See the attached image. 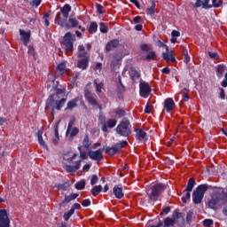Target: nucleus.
Segmentation results:
<instances>
[{
	"label": "nucleus",
	"instance_id": "f257e3e1",
	"mask_svg": "<svg viewBox=\"0 0 227 227\" xmlns=\"http://www.w3.org/2000/svg\"><path fill=\"white\" fill-rule=\"evenodd\" d=\"M116 133L121 137H129L132 134V125L130 124V120L124 117L115 129Z\"/></svg>",
	"mask_w": 227,
	"mask_h": 227
},
{
	"label": "nucleus",
	"instance_id": "f03ea898",
	"mask_svg": "<svg viewBox=\"0 0 227 227\" xmlns=\"http://www.w3.org/2000/svg\"><path fill=\"white\" fill-rule=\"evenodd\" d=\"M54 94L50 95L46 100L45 109H51V107H53V109H56V111H61V109H63L67 104V97L65 96L60 99H54Z\"/></svg>",
	"mask_w": 227,
	"mask_h": 227
},
{
	"label": "nucleus",
	"instance_id": "7ed1b4c3",
	"mask_svg": "<svg viewBox=\"0 0 227 227\" xmlns=\"http://www.w3.org/2000/svg\"><path fill=\"white\" fill-rule=\"evenodd\" d=\"M208 191V184L199 185L192 192V198L194 205H200L205 198V193Z\"/></svg>",
	"mask_w": 227,
	"mask_h": 227
},
{
	"label": "nucleus",
	"instance_id": "20e7f679",
	"mask_svg": "<svg viewBox=\"0 0 227 227\" xmlns=\"http://www.w3.org/2000/svg\"><path fill=\"white\" fill-rule=\"evenodd\" d=\"M167 187L168 186L164 183H158L151 186L149 200H151V201H158L159 196L166 191Z\"/></svg>",
	"mask_w": 227,
	"mask_h": 227
},
{
	"label": "nucleus",
	"instance_id": "39448f33",
	"mask_svg": "<svg viewBox=\"0 0 227 227\" xmlns=\"http://www.w3.org/2000/svg\"><path fill=\"white\" fill-rule=\"evenodd\" d=\"M74 42H75V35L71 32H67L63 36V40L60 42V45L65 46V52H74Z\"/></svg>",
	"mask_w": 227,
	"mask_h": 227
},
{
	"label": "nucleus",
	"instance_id": "423d86ee",
	"mask_svg": "<svg viewBox=\"0 0 227 227\" xmlns=\"http://www.w3.org/2000/svg\"><path fill=\"white\" fill-rule=\"evenodd\" d=\"M210 0H196V3L193 4V8H202L204 10H210V8H219V4L217 0H212V4H209Z\"/></svg>",
	"mask_w": 227,
	"mask_h": 227
},
{
	"label": "nucleus",
	"instance_id": "0eeeda50",
	"mask_svg": "<svg viewBox=\"0 0 227 227\" xmlns=\"http://www.w3.org/2000/svg\"><path fill=\"white\" fill-rule=\"evenodd\" d=\"M83 93L85 100L88 101V104L93 106L94 107H97V106H98V101H97V95L93 94L91 90L85 89Z\"/></svg>",
	"mask_w": 227,
	"mask_h": 227
},
{
	"label": "nucleus",
	"instance_id": "6e6552de",
	"mask_svg": "<svg viewBox=\"0 0 227 227\" xmlns=\"http://www.w3.org/2000/svg\"><path fill=\"white\" fill-rule=\"evenodd\" d=\"M139 90L140 97H143V98H148L150 93H152V87L146 82H140Z\"/></svg>",
	"mask_w": 227,
	"mask_h": 227
},
{
	"label": "nucleus",
	"instance_id": "1a4fd4ad",
	"mask_svg": "<svg viewBox=\"0 0 227 227\" xmlns=\"http://www.w3.org/2000/svg\"><path fill=\"white\" fill-rule=\"evenodd\" d=\"M104 152V148H99L97 151H91L90 150L88 152V155L91 160H97V162H100L102 159H104V154L102 153Z\"/></svg>",
	"mask_w": 227,
	"mask_h": 227
},
{
	"label": "nucleus",
	"instance_id": "9d476101",
	"mask_svg": "<svg viewBox=\"0 0 227 227\" xmlns=\"http://www.w3.org/2000/svg\"><path fill=\"white\" fill-rule=\"evenodd\" d=\"M103 121L104 122L101 127V130L103 132H109L108 129H114V127H116V124L118 123V121H116V119H109L106 122V117H103Z\"/></svg>",
	"mask_w": 227,
	"mask_h": 227
},
{
	"label": "nucleus",
	"instance_id": "9b49d317",
	"mask_svg": "<svg viewBox=\"0 0 227 227\" xmlns=\"http://www.w3.org/2000/svg\"><path fill=\"white\" fill-rule=\"evenodd\" d=\"M0 227H10V217L6 210H0Z\"/></svg>",
	"mask_w": 227,
	"mask_h": 227
},
{
	"label": "nucleus",
	"instance_id": "f8f14e48",
	"mask_svg": "<svg viewBox=\"0 0 227 227\" xmlns=\"http://www.w3.org/2000/svg\"><path fill=\"white\" fill-rule=\"evenodd\" d=\"M135 132L137 141H139L140 143L148 141V138H146V131H145V129L141 128L135 129Z\"/></svg>",
	"mask_w": 227,
	"mask_h": 227
},
{
	"label": "nucleus",
	"instance_id": "ddd939ff",
	"mask_svg": "<svg viewBox=\"0 0 227 227\" xmlns=\"http://www.w3.org/2000/svg\"><path fill=\"white\" fill-rule=\"evenodd\" d=\"M163 107L166 113H173L175 111V101L171 98H168L164 101Z\"/></svg>",
	"mask_w": 227,
	"mask_h": 227
},
{
	"label": "nucleus",
	"instance_id": "4468645a",
	"mask_svg": "<svg viewBox=\"0 0 227 227\" xmlns=\"http://www.w3.org/2000/svg\"><path fill=\"white\" fill-rule=\"evenodd\" d=\"M79 26V20L77 19L74 18L73 16H69L68 22H65L64 27L65 29H72L74 27H77Z\"/></svg>",
	"mask_w": 227,
	"mask_h": 227
},
{
	"label": "nucleus",
	"instance_id": "2eb2a0df",
	"mask_svg": "<svg viewBox=\"0 0 227 227\" xmlns=\"http://www.w3.org/2000/svg\"><path fill=\"white\" fill-rule=\"evenodd\" d=\"M119 46H120V40L113 39L106 43V51L111 52V51H114V49H118Z\"/></svg>",
	"mask_w": 227,
	"mask_h": 227
},
{
	"label": "nucleus",
	"instance_id": "dca6fc26",
	"mask_svg": "<svg viewBox=\"0 0 227 227\" xmlns=\"http://www.w3.org/2000/svg\"><path fill=\"white\" fill-rule=\"evenodd\" d=\"M20 35L23 42V44L27 45V43H29L31 40V31L28 30L27 32H26V30L20 29Z\"/></svg>",
	"mask_w": 227,
	"mask_h": 227
},
{
	"label": "nucleus",
	"instance_id": "f3484780",
	"mask_svg": "<svg viewBox=\"0 0 227 227\" xmlns=\"http://www.w3.org/2000/svg\"><path fill=\"white\" fill-rule=\"evenodd\" d=\"M65 68H67V64H65L64 62H61V63H59L57 66V68H56L57 72H56V74L54 75V81H56L58 79V77H59V75L61 77H63V75L65 74L64 73L65 72Z\"/></svg>",
	"mask_w": 227,
	"mask_h": 227
},
{
	"label": "nucleus",
	"instance_id": "a211bd4d",
	"mask_svg": "<svg viewBox=\"0 0 227 227\" xmlns=\"http://www.w3.org/2000/svg\"><path fill=\"white\" fill-rule=\"evenodd\" d=\"M89 65H90V58H88V57L83 58V59H80L77 61V67L81 70H87Z\"/></svg>",
	"mask_w": 227,
	"mask_h": 227
},
{
	"label": "nucleus",
	"instance_id": "6ab92c4d",
	"mask_svg": "<svg viewBox=\"0 0 227 227\" xmlns=\"http://www.w3.org/2000/svg\"><path fill=\"white\" fill-rule=\"evenodd\" d=\"M119 84L117 85V97L119 100H123V93H125V85L121 82V78H119Z\"/></svg>",
	"mask_w": 227,
	"mask_h": 227
},
{
	"label": "nucleus",
	"instance_id": "aec40b11",
	"mask_svg": "<svg viewBox=\"0 0 227 227\" xmlns=\"http://www.w3.org/2000/svg\"><path fill=\"white\" fill-rule=\"evenodd\" d=\"M113 192L117 200H121V198L125 196V193H123V188L120 185H114Z\"/></svg>",
	"mask_w": 227,
	"mask_h": 227
},
{
	"label": "nucleus",
	"instance_id": "412c9836",
	"mask_svg": "<svg viewBox=\"0 0 227 227\" xmlns=\"http://www.w3.org/2000/svg\"><path fill=\"white\" fill-rule=\"evenodd\" d=\"M77 102H79V97H76L72 100L68 101L65 111H74V109L77 107Z\"/></svg>",
	"mask_w": 227,
	"mask_h": 227
},
{
	"label": "nucleus",
	"instance_id": "4be33fe9",
	"mask_svg": "<svg viewBox=\"0 0 227 227\" xmlns=\"http://www.w3.org/2000/svg\"><path fill=\"white\" fill-rule=\"evenodd\" d=\"M105 153H107L111 157L116 155V153H120V149H118L116 144L112 147L106 146L105 149Z\"/></svg>",
	"mask_w": 227,
	"mask_h": 227
},
{
	"label": "nucleus",
	"instance_id": "5701e85b",
	"mask_svg": "<svg viewBox=\"0 0 227 227\" xmlns=\"http://www.w3.org/2000/svg\"><path fill=\"white\" fill-rule=\"evenodd\" d=\"M60 12L63 15V18L67 20L70 15V12H72V6H70L68 4H66L63 7L60 8Z\"/></svg>",
	"mask_w": 227,
	"mask_h": 227
},
{
	"label": "nucleus",
	"instance_id": "b1692460",
	"mask_svg": "<svg viewBox=\"0 0 227 227\" xmlns=\"http://www.w3.org/2000/svg\"><path fill=\"white\" fill-rule=\"evenodd\" d=\"M77 58H80V59L90 58V52L86 51V48H84V45L78 46Z\"/></svg>",
	"mask_w": 227,
	"mask_h": 227
},
{
	"label": "nucleus",
	"instance_id": "393cba45",
	"mask_svg": "<svg viewBox=\"0 0 227 227\" xmlns=\"http://www.w3.org/2000/svg\"><path fill=\"white\" fill-rule=\"evenodd\" d=\"M81 168V160H77L75 163V166L67 165L66 166V171L68 173H75L78 169Z\"/></svg>",
	"mask_w": 227,
	"mask_h": 227
},
{
	"label": "nucleus",
	"instance_id": "a878e982",
	"mask_svg": "<svg viewBox=\"0 0 227 227\" xmlns=\"http://www.w3.org/2000/svg\"><path fill=\"white\" fill-rule=\"evenodd\" d=\"M195 184H196V179H194V177L190 178L188 180L187 186L183 192H192V189H194Z\"/></svg>",
	"mask_w": 227,
	"mask_h": 227
},
{
	"label": "nucleus",
	"instance_id": "bb28decb",
	"mask_svg": "<svg viewBox=\"0 0 227 227\" xmlns=\"http://www.w3.org/2000/svg\"><path fill=\"white\" fill-rule=\"evenodd\" d=\"M162 58L165 59V61H167L168 63H169V61H171L172 63H176V59H175V56H173L172 53H169V51H166V52L162 53Z\"/></svg>",
	"mask_w": 227,
	"mask_h": 227
},
{
	"label": "nucleus",
	"instance_id": "cd10ccee",
	"mask_svg": "<svg viewBox=\"0 0 227 227\" xmlns=\"http://www.w3.org/2000/svg\"><path fill=\"white\" fill-rule=\"evenodd\" d=\"M163 227H173L176 224V222L172 219L171 217H166L163 221H162Z\"/></svg>",
	"mask_w": 227,
	"mask_h": 227
},
{
	"label": "nucleus",
	"instance_id": "c85d7f7f",
	"mask_svg": "<svg viewBox=\"0 0 227 227\" xmlns=\"http://www.w3.org/2000/svg\"><path fill=\"white\" fill-rule=\"evenodd\" d=\"M79 198L78 193H71L70 195H66L62 203H70V201H74V200H77Z\"/></svg>",
	"mask_w": 227,
	"mask_h": 227
},
{
	"label": "nucleus",
	"instance_id": "c756f323",
	"mask_svg": "<svg viewBox=\"0 0 227 227\" xmlns=\"http://www.w3.org/2000/svg\"><path fill=\"white\" fill-rule=\"evenodd\" d=\"M66 19H61V12H58L55 17V24H58V26H60V27H65V22Z\"/></svg>",
	"mask_w": 227,
	"mask_h": 227
},
{
	"label": "nucleus",
	"instance_id": "7c9ffc66",
	"mask_svg": "<svg viewBox=\"0 0 227 227\" xmlns=\"http://www.w3.org/2000/svg\"><path fill=\"white\" fill-rule=\"evenodd\" d=\"M224 72H226V66L224 64L218 65L216 67V75L219 79L223 77Z\"/></svg>",
	"mask_w": 227,
	"mask_h": 227
},
{
	"label": "nucleus",
	"instance_id": "2f4dec72",
	"mask_svg": "<svg viewBox=\"0 0 227 227\" xmlns=\"http://www.w3.org/2000/svg\"><path fill=\"white\" fill-rule=\"evenodd\" d=\"M82 146V148H86L87 150H90V147L91 146V142L90 141V135H88V133H86L83 137Z\"/></svg>",
	"mask_w": 227,
	"mask_h": 227
},
{
	"label": "nucleus",
	"instance_id": "473e14b6",
	"mask_svg": "<svg viewBox=\"0 0 227 227\" xmlns=\"http://www.w3.org/2000/svg\"><path fill=\"white\" fill-rule=\"evenodd\" d=\"M171 218L176 223V219H184V213H181L180 209H176L173 211Z\"/></svg>",
	"mask_w": 227,
	"mask_h": 227
},
{
	"label": "nucleus",
	"instance_id": "72a5a7b5",
	"mask_svg": "<svg viewBox=\"0 0 227 227\" xmlns=\"http://www.w3.org/2000/svg\"><path fill=\"white\" fill-rule=\"evenodd\" d=\"M102 185H95L94 187L91 188L90 190V194H92V196H98V194H100V192H102Z\"/></svg>",
	"mask_w": 227,
	"mask_h": 227
},
{
	"label": "nucleus",
	"instance_id": "f704fd0d",
	"mask_svg": "<svg viewBox=\"0 0 227 227\" xmlns=\"http://www.w3.org/2000/svg\"><path fill=\"white\" fill-rule=\"evenodd\" d=\"M43 130H38L37 131V138H38V143L41 146H44L47 148V145H45V141H43Z\"/></svg>",
	"mask_w": 227,
	"mask_h": 227
},
{
	"label": "nucleus",
	"instance_id": "c9c22d12",
	"mask_svg": "<svg viewBox=\"0 0 227 227\" xmlns=\"http://www.w3.org/2000/svg\"><path fill=\"white\" fill-rule=\"evenodd\" d=\"M145 59L147 61H155L157 59V52L151 51L145 57Z\"/></svg>",
	"mask_w": 227,
	"mask_h": 227
},
{
	"label": "nucleus",
	"instance_id": "e433bc0d",
	"mask_svg": "<svg viewBox=\"0 0 227 227\" xmlns=\"http://www.w3.org/2000/svg\"><path fill=\"white\" fill-rule=\"evenodd\" d=\"M98 30V24H97V22L95 21L91 22L89 27V33L90 35H95V33H97Z\"/></svg>",
	"mask_w": 227,
	"mask_h": 227
},
{
	"label": "nucleus",
	"instance_id": "4c0bfd02",
	"mask_svg": "<svg viewBox=\"0 0 227 227\" xmlns=\"http://www.w3.org/2000/svg\"><path fill=\"white\" fill-rule=\"evenodd\" d=\"M152 1V5L151 7L146 9V13L148 15H155V7L157 6V4H155V0H151Z\"/></svg>",
	"mask_w": 227,
	"mask_h": 227
},
{
	"label": "nucleus",
	"instance_id": "58836bf2",
	"mask_svg": "<svg viewBox=\"0 0 227 227\" xmlns=\"http://www.w3.org/2000/svg\"><path fill=\"white\" fill-rule=\"evenodd\" d=\"M74 187L75 189H77V191H82V189L86 187V181L82 180V181L76 182L74 184Z\"/></svg>",
	"mask_w": 227,
	"mask_h": 227
},
{
	"label": "nucleus",
	"instance_id": "ea45409f",
	"mask_svg": "<svg viewBox=\"0 0 227 227\" xmlns=\"http://www.w3.org/2000/svg\"><path fill=\"white\" fill-rule=\"evenodd\" d=\"M68 187H70V182L69 181H66L64 184H59L57 185V188L59 191H67L68 189Z\"/></svg>",
	"mask_w": 227,
	"mask_h": 227
},
{
	"label": "nucleus",
	"instance_id": "a19ab883",
	"mask_svg": "<svg viewBox=\"0 0 227 227\" xmlns=\"http://www.w3.org/2000/svg\"><path fill=\"white\" fill-rule=\"evenodd\" d=\"M54 90H55V94H54L55 97H59V95H65V93H67L66 88L59 89V88H58V85H56Z\"/></svg>",
	"mask_w": 227,
	"mask_h": 227
},
{
	"label": "nucleus",
	"instance_id": "79ce46f5",
	"mask_svg": "<svg viewBox=\"0 0 227 227\" xmlns=\"http://www.w3.org/2000/svg\"><path fill=\"white\" fill-rule=\"evenodd\" d=\"M129 75L132 81H137V79H139V77H141V74H139V72L134 69L130 71Z\"/></svg>",
	"mask_w": 227,
	"mask_h": 227
},
{
	"label": "nucleus",
	"instance_id": "37998d69",
	"mask_svg": "<svg viewBox=\"0 0 227 227\" xmlns=\"http://www.w3.org/2000/svg\"><path fill=\"white\" fill-rule=\"evenodd\" d=\"M115 114L116 116H118V118H123L127 115V112L125 111V108H118L115 111Z\"/></svg>",
	"mask_w": 227,
	"mask_h": 227
},
{
	"label": "nucleus",
	"instance_id": "c03bdc74",
	"mask_svg": "<svg viewBox=\"0 0 227 227\" xmlns=\"http://www.w3.org/2000/svg\"><path fill=\"white\" fill-rule=\"evenodd\" d=\"M123 59V55L121 53H114L112 56V61H115L117 63H120Z\"/></svg>",
	"mask_w": 227,
	"mask_h": 227
},
{
	"label": "nucleus",
	"instance_id": "a18cd8bd",
	"mask_svg": "<svg viewBox=\"0 0 227 227\" xmlns=\"http://www.w3.org/2000/svg\"><path fill=\"white\" fill-rule=\"evenodd\" d=\"M74 214H75L74 212V208H71L68 212L64 213V215H63L64 220L68 221L70 219V217H72V215H74Z\"/></svg>",
	"mask_w": 227,
	"mask_h": 227
},
{
	"label": "nucleus",
	"instance_id": "49530a36",
	"mask_svg": "<svg viewBox=\"0 0 227 227\" xmlns=\"http://www.w3.org/2000/svg\"><path fill=\"white\" fill-rule=\"evenodd\" d=\"M140 49L143 52H150V51H152V46L150 44H141L140 45Z\"/></svg>",
	"mask_w": 227,
	"mask_h": 227
},
{
	"label": "nucleus",
	"instance_id": "de8ad7c7",
	"mask_svg": "<svg viewBox=\"0 0 227 227\" xmlns=\"http://www.w3.org/2000/svg\"><path fill=\"white\" fill-rule=\"evenodd\" d=\"M192 215H194V212H192V210L187 212L186 215V223L188 224H191V223H192Z\"/></svg>",
	"mask_w": 227,
	"mask_h": 227
},
{
	"label": "nucleus",
	"instance_id": "09e8293b",
	"mask_svg": "<svg viewBox=\"0 0 227 227\" xmlns=\"http://www.w3.org/2000/svg\"><path fill=\"white\" fill-rule=\"evenodd\" d=\"M77 134H79V129L77 127L71 128L70 138L74 139Z\"/></svg>",
	"mask_w": 227,
	"mask_h": 227
},
{
	"label": "nucleus",
	"instance_id": "8fccbe9b",
	"mask_svg": "<svg viewBox=\"0 0 227 227\" xmlns=\"http://www.w3.org/2000/svg\"><path fill=\"white\" fill-rule=\"evenodd\" d=\"M127 145H129V142L122 140L121 143H116L115 146H117L118 150H121V148H125Z\"/></svg>",
	"mask_w": 227,
	"mask_h": 227
},
{
	"label": "nucleus",
	"instance_id": "3c124183",
	"mask_svg": "<svg viewBox=\"0 0 227 227\" xmlns=\"http://www.w3.org/2000/svg\"><path fill=\"white\" fill-rule=\"evenodd\" d=\"M171 212V207L168 206L162 208V210L160 213V215H168Z\"/></svg>",
	"mask_w": 227,
	"mask_h": 227
},
{
	"label": "nucleus",
	"instance_id": "603ef678",
	"mask_svg": "<svg viewBox=\"0 0 227 227\" xmlns=\"http://www.w3.org/2000/svg\"><path fill=\"white\" fill-rule=\"evenodd\" d=\"M110 67H111V70H118V68L120 67V62H116L114 60H112L111 64H110Z\"/></svg>",
	"mask_w": 227,
	"mask_h": 227
},
{
	"label": "nucleus",
	"instance_id": "864d4df0",
	"mask_svg": "<svg viewBox=\"0 0 227 227\" xmlns=\"http://www.w3.org/2000/svg\"><path fill=\"white\" fill-rule=\"evenodd\" d=\"M49 17H51V13L49 12H46L43 17L44 24L47 27H49V26L51 25V23L49 22Z\"/></svg>",
	"mask_w": 227,
	"mask_h": 227
},
{
	"label": "nucleus",
	"instance_id": "5fc2aeb1",
	"mask_svg": "<svg viewBox=\"0 0 227 227\" xmlns=\"http://www.w3.org/2000/svg\"><path fill=\"white\" fill-rule=\"evenodd\" d=\"M27 53L30 55V56H33L34 58H36V52L35 51V48L31 45H29L27 47Z\"/></svg>",
	"mask_w": 227,
	"mask_h": 227
},
{
	"label": "nucleus",
	"instance_id": "6e6d98bb",
	"mask_svg": "<svg viewBox=\"0 0 227 227\" xmlns=\"http://www.w3.org/2000/svg\"><path fill=\"white\" fill-rule=\"evenodd\" d=\"M181 200L183 203L187 204V200H191V192H186L185 196H183Z\"/></svg>",
	"mask_w": 227,
	"mask_h": 227
},
{
	"label": "nucleus",
	"instance_id": "4d7b16f0",
	"mask_svg": "<svg viewBox=\"0 0 227 227\" xmlns=\"http://www.w3.org/2000/svg\"><path fill=\"white\" fill-rule=\"evenodd\" d=\"M153 106L152 104H150V102H148L145 106V113L146 114H150V113H152V109H153Z\"/></svg>",
	"mask_w": 227,
	"mask_h": 227
},
{
	"label": "nucleus",
	"instance_id": "13d9d810",
	"mask_svg": "<svg viewBox=\"0 0 227 227\" xmlns=\"http://www.w3.org/2000/svg\"><path fill=\"white\" fill-rule=\"evenodd\" d=\"M99 31L104 34L107 33V27L106 26V23L101 22L99 24Z\"/></svg>",
	"mask_w": 227,
	"mask_h": 227
},
{
	"label": "nucleus",
	"instance_id": "bf43d9fd",
	"mask_svg": "<svg viewBox=\"0 0 227 227\" xmlns=\"http://www.w3.org/2000/svg\"><path fill=\"white\" fill-rule=\"evenodd\" d=\"M214 224V220H212V219H205L204 221H203V225L205 226V227H210V226H212Z\"/></svg>",
	"mask_w": 227,
	"mask_h": 227
},
{
	"label": "nucleus",
	"instance_id": "052dcab7",
	"mask_svg": "<svg viewBox=\"0 0 227 227\" xmlns=\"http://www.w3.org/2000/svg\"><path fill=\"white\" fill-rule=\"evenodd\" d=\"M97 182H98V176L92 175L91 179H90V185H96Z\"/></svg>",
	"mask_w": 227,
	"mask_h": 227
},
{
	"label": "nucleus",
	"instance_id": "680f3d73",
	"mask_svg": "<svg viewBox=\"0 0 227 227\" xmlns=\"http://www.w3.org/2000/svg\"><path fill=\"white\" fill-rule=\"evenodd\" d=\"M30 4L34 8H38L39 4H42V0H32Z\"/></svg>",
	"mask_w": 227,
	"mask_h": 227
},
{
	"label": "nucleus",
	"instance_id": "e2e57ef3",
	"mask_svg": "<svg viewBox=\"0 0 227 227\" xmlns=\"http://www.w3.org/2000/svg\"><path fill=\"white\" fill-rule=\"evenodd\" d=\"M207 54H208L209 58H211V59H219V54H217V52L208 51Z\"/></svg>",
	"mask_w": 227,
	"mask_h": 227
},
{
	"label": "nucleus",
	"instance_id": "0e129e2a",
	"mask_svg": "<svg viewBox=\"0 0 227 227\" xmlns=\"http://www.w3.org/2000/svg\"><path fill=\"white\" fill-rule=\"evenodd\" d=\"M96 8H97V12L98 13H99V15H102L104 13V6H102V4H96Z\"/></svg>",
	"mask_w": 227,
	"mask_h": 227
},
{
	"label": "nucleus",
	"instance_id": "69168bd1",
	"mask_svg": "<svg viewBox=\"0 0 227 227\" xmlns=\"http://www.w3.org/2000/svg\"><path fill=\"white\" fill-rule=\"evenodd\" d=\"M163 224L164 223L162 222V220L159 219V222L156 225H152L150 223H147L145 227H162Z\"/></svg>",
	"mask_w": 227,
	"mask_h": 227
},
{
	"label": "nucleus",
	"instance_id": "338daca9",
	"mask_svg": "<svg viewBox=\"0 0 227 227\" xmlns=\"http://www.w3.org/2000/svg\"><path fill=\"white\" fill-rule=\"evenodd\" d=\"M157 45H158L159 47H165V49H166L167 52H168V51H169V46H168V45L164 44V43H162V41L158 40V42H157Z\"/></svg>",
	"mask_w": 227,
	"mask_h": 227
},
{
	"label": "nucleus",
	"instance_id": "774afa93",
	"mask_svg": "<svg viewBox=\"0 0 227 227\" xmlns=\"http://www.w3.org/2000/svg\"><path fill=\"white\" fill-rule=\"evenodd\" d=\"M91 205V200L90 199L83 200L82 202V206L86 207Z\"/></svg>",
	"mask_w": 227,
	"mask_h": 227
}]
</instances>
